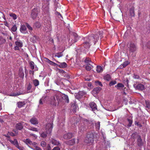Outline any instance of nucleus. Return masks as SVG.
<instances>
[{"instance_id": "nucleus-48", "label": "nucleus", "mask_w": 150, "mask_h": 150, "mask_svg": "<svg viewBox=\"0 0 150 150\" xmlns=\"http://www.w3.org/2000/svg\"><path fill=\"white\" fill-rule=\"evenodd\" d=\"M19 95V94L18 93H11L10 95V96H18Z\"/></svg>"}, {"instance_id": "nucleus-35", "label": "nucleus", "mask_w": 150, "mask_h": 150, "mask_svg": "<svg viewBox=\"0 0 150 150\" xmlns=\"http://www.w3.org/2000/svg\"><path fill=\"white\" fill-rule=\"evenodd\" d=\"M17 29V28L16 25H14L11 28V30L13 32H15Z\"/></svg>"}, {"instance_id": "nucleus-20", "label": "nucleus", "mask_w": 150, "mask_h": 150, "mask_svg": "<svg viewBox=\"0 0 150 150\" xmlns=\"http://www.w3.org/2000/svg\"><path fill=\"white\" fill-rule=\"evenodd\" d=\"M23 124L21 123H19L16 125V128L18 130H21L23 128Z\"/></svg>"}, {"instance_id": "nucleus-31", "label": "nucleus", "mask_w": 150, "mask_h": 150, "mask_svg": "<svg viewBox=\"0 0 150 150\" xmlns=\"http://www.w3.org/2000/svg\"><path fill=\"white\" fill-rule=\"evenodd\" d=\"M51 104L54 106L56 105L57 102L54 98H53V99L52 100V101L51 102Z\"/></svg>"}, {"instance_id": "nucleus-1", "label": "nucleus", "mask_w": 150, "mask_h": 150, "mask_svg": "<svg viewBox=\"0 0 150 150\" xmlns=\"http://www.w3.org/2000/svg\"><path fill=\"white\" fill-rule=\"evenodd\" d=\"M99 39V37L98 34H96L95 35H92L89 36L88 38L86 37L85 38L86 41L83 43V46L84 47L87 48L90 47V43L91 42V41H93L94 43H95Z\"/></svg>"}, {"instance_id": "nucleus-11", "label": "nucleus", "mask_w": 150, "mask_h": 150, "mask_svg": "<svg viewBox=\"0 0 150 150\" xmlns=\"http://www.w3.org/2000/svg\"><path fill=\"white\" fill-rule=\"evenodd\" d=\"M89 105L93 111H94L97 110L96 105L94 102L90 103Z\"/></svg>"}, {"instance_id": "nucleus-54", "label": "nucleus", "mask_w": 150, "mask_h": 150, "mask_svg": "<svg viewBox=\"0 0 150 150\" xmlns=\"http://www.w3.org/2000/svg\"><path fill=\"white\" fill-rule=\"evenodd\" d=\"M52 150H60V149L58 147H56Z\"/></svg>"}, {"instance_id": "nucleus-61", "label": "nucleus", "mask_w": 150, "mask_h": 150, "mask_svg": "<svg viewBox=\"0 0 150 150\" xmlns=\"http://www.w3.org/2000/svg\"><path fill=\"white\" fill-rule=\"evenodd\" d=\"M50 42H51L52 43H53V40L52 39H50L49 40Z\"/></svg>"}, {"instance_id": "nucleus-58", "label": "nucleus", "mask_w": 150, "mask_h": 150, "mask_svg": "<svg viewBox=\"0 0 150 150\" xmlns=\"http://www.w3.org/2000/svg\"><path fill=\"white\" fill-rule=\"evenodd\" d=\"M88 86L90 87H91L92 86V85L91 83H89L88 84Z\"/></svg>"}, {"instance_id": "nucleus-46", "label": "nucleus", "mask_w": 150, "mask_h": 150, "mask_svg": "<svg viewBox=\"0 0 150 150\" xmlns=\"http://www.w3.org/2000/svg\"><path fill=\"white\" fill-rule=\"evenodd\" d=\"M95 83H96V84L97 85H98L99 86H102V84L101 82L98 81H96L95 82Z\"/></svg>"}, {"instance_id": "nucleus-24", "label": "nucleus", "mask_w": 150, "mask_h": 150, "mask_svg": "<svg viewBox=\"0 0 150 150\" xmlns=\"http://www.w3.org/2000/svg\"><path fill=\"white\" fill-rule=\"evenodd\" d=\"M45 98V97H42L39 100V104L41 105L43 104L46 100Z\"/></svg>"}, {"instance_id": "nucleus-5", "label": "nucleus", "mask_w": 150, "mask_h": 150, "mask_svg": "<svg viewBox=\"0 0 150 150\" xmlns=\"http://www.w3.org/2000/svg\"><path fill=\"white\" fill-rule=\"evenodd\" d=\"M133 86L136 90H143L144 89V86L141 84L134 83L133 85Z\"/></svg>"}, {"instance_id": "nucleus-52", "label": "nucleus", "mask_w": 150, "mask_h": 150, "mask_svg": "<svg viewBox=\"0 0 150 150\" xmlns=\"http://www.w3.org/2000/svg\"><path fill=\"white\" fill-rule=\"evenodd\" d=\"M133 78L135 79H138L139 78V76L138 75L136 74H134Z\"/></svg>"}, {"instance_id": "nucleus-21", "label": "nucleus", "mask_w": 150, "mask_h": 150, "mask_svg": "<svg viewBox=\"0 0 150 150\" xmlns=\"http://www.w3.org/2000/svg\"><path fill=\"white\" fill-rule=\"evenodd\" d=\"M10 142L11 143L15 146H16L18 144L17 139H14L13 140H10Z\"/></svg>"}, {"instance_id": "nucleus-37", "label": "nucleus", "mask_w": 150, "mask_h": 150, "mask_svg": "<svg viewBox=\"0 0 150 150\" xmlns=\"http://www.w3.org/2000/svg\"><path fill=\"white\" fill-rule=\"evenodd\" d=\"M9 134L12 136H14L18 134V132L16 131L15 132V134H14L12 132H9Z\"/></svg>"}, {"instance_id": "nucleus-60", "label": "nucleus", "mask_w": 150, "mask_h": 150, "mask_svg": "<svg viewBox=\"0 0 150 150\" xmlns=\"http://www.w3.org/2000/svg\"><path fill=\"white\" fill-rule=\"evenodd\" d=\"M51 150V147L50 145H49V146L47 148V150Z\"/></svg>"}, {"instance_id": "nucleus-36", "label": "nucleus", "mask_w": 150, "mask_h": 150, "mask_svg": "<svg viewBox=\"0 0 150 150\" xmlns=\"http://www.w3.org/2000/svg\"><path fill=\"white\" fill-rule=\"evenodd\" d=\"M10 16L12 17L14 20H15L17 18L16 15L14 13H11L10 14Z\"/></svg>"}, {"instance_id": "nucleus-43", "label": "nucleus", "mask_w": 150, "mask_h": 150, "mask_svg": "<svg viewBox=\"0 0 150 150\" xmlns=\"http://www.w3.org/2000/svg\"><path fill=\"white\" fill-rule=\"evenodd\" d=\"M128 121L129 123V124L128 125L129 127H130L132 123V121L130 119H128Z\"/></svg>"}, {"instance_id": "nucleus-64", "label": "nucleus", "mask_w": 150, "mask_h": 150, "mask_svg": "<svg viewBox=\"0 0 150 150\" xmlns=\"http://www.w3.org/2000/svg\"><path fill=\"white\" fill-rule=\"evenodd\" d=\"M9 39H10L11 40H12V38L11 36H10V38H9Z\"/></svg>"}, {"instance_id": "nucleus-14", "label": "nucleus", "mask_w": 150, "mask_h": 150, "mask_svg": "<svg viewBox=\"0 0 150 150\" xmlns=\"http://www.w3.org/2000/svg\"><path fill=\"white\" fill-rule=\"evenodd\" d=\"M30 123L34 125H36L38 123V121L35 118H33L30 120Z\"/></svg>"}, {"instance_id": "nucleus-45", "label": "nucleus", "mask_w": 150, "mask_h": 150, "mask_svg": "<svg viewBox=\"0 0 150 150\" xmlns=\"http://www.w3.org/2000/svg\"><path fill=\"white\" fill-rule=\"evenodd\" d=\"M16 147L20 150H24V148L22 146H19L18 144Z\"/></svg>"}, {"instance_id": "nucleus-25", "label": "nucleus", "mask_w": 150, "mask_h": 150, "mask_svg": "<svg viewBox=\"0 0 150 150\" xmlns=\"http://www.w3.org/2000/svg\"><path fill=\"white\" fill-rule=\"evenodd\" d=\"M16 45L21 47L23 46V43L22 42L19 41H17L15 42Z\"/></svg>"}, {"instance_id": "nucleus-62", "label": "nucleus", "mask_w": 150, "mask_h": 150, "mask_svg": "<svg viewBox=\"0 0 150 150\" xmlns=\"http://www.w3.org/2000/svg\"><path fill=\"white\" fill-rule=\"evenodd\" d=\"M2 108L1 107V104L0 103V110H1Z\"/></svg>"}, {"instance_id": "nucleus-2", "label": "nucleus", "mask_w": 150, "mask_h": 150, "mask_svg": "<svg viewBox=\"0 0 150 150\" xmlns=\"http://www.w3.org/2000/svg\"><path fill=\"white\" fill-rule=\"evenodd\" d=\"M45 128L47 132H43L40 134V136L43 138H45L47 137V134H50L51 133L52 129V124L51 123L47 124L45 127Z\"/></svg>"}, {"instance_id": "nucleus-28", "label": "nucleus", "mask_w": 150, "mask_h": 150, "mask_svg": "<svg viewBox=\"0 0 150 150\" xmlns=\"http://www.w3.org/2000/svg\"><path fill=\"white\" fill-rule=\"evenodd\" d=\"M104 79L105 80L107 81H109L111 79V77L110 75L107 74L105 75L104 77Z\"/></svg>"}, {"instance_id": "nucleus-15", "label": "nucleus", "mask_w": 150, "mask_h": 150, "mask_svg": "<svg viewBox=\"0 0 150 150\" xmlns=\"http://www.w3.org/2000/svg\"><path fill=\"white\" fill-rule=\"evenodd\" d=\"M72 136V134L71 133H69L65 134L63 136L64 138L66 139H70Z\"/></svg>"}, {"instance_id": "nucleus-57", "label": "nucleus", "mask_w": 150, "mask_h": 150, "mask_svg": "<svg viewBox=\"0 0 150 150\" xmlns=\"http://www.w3.org/2000/svg\"><path fill=\"white\" fill-rule=\"evenodd\" d=\"M33 137L34 139H36L37 137V135L35 134H33Z\"/></svg>"}, {"instance_id": "nucleus-9", "label": "nucleus", "mask_w": 150, "mask_h": 150, "mask_svg": "<svg viewBox=\"0 0 150 150\" xmlns=\"http://www.w3.org/2000/svg\"><path fill=\"white\" fill-rule=\"evenodd\" d=\"M37 10L34 9L32 10L31 12V16L33 19H35L37 16Z\"/></svg>"}, {"instance_id": "nucleus-17", "label": "nucleus", "mask_w": 150, "mask_h": 150, "mask_svg": "<svg viewBox=\"0 0 150 150\" xmlns=\"http://www.w3.org/2000/svg\"><path fill=\"white\" fill-rule=\"evenodd\" d=\"M129 64V62L127 61H126L124 62L122 64L120 65L119 67L120 69L123 68L125 67Z\"/></svg>"}, {"instance_id": "nucleus-3", "label": "nucleus", "mask_w": 150, "mask_h": 150, "mask_svg": "<svg viewBox=\"0 0 150 150\" xmlns=\"http://www.w3.org/2000/svg\"><path fill=\"white\" fill-rule=\"evenodd\" d=\"M93 138L94 136L92 134H88L86 136L84 142L88 145H92L94 142Z\"/></svg>"}, {"instance_id": "nucleus-32", "label": "nucleus", "mask_w": 150, "mask_h": 150, "mask_svg": "<svg viewBox=\"0 0 150 150\" xmlns=\"http://www.w3.org/2000/svg\"><path fill=\"white\" fill-rule=\"evenodd\" d=\"M33 83L35 86H36L39 85V82L38 81L37 79H35L33 81Z\"/></svg>"}, {"instance_id": "nucleus-30", "label": "nucleus", "mask_w": 150, "mask_h": 150, "mask_svg": "<svg viewBox=\"0 0 150 150\" xmlns=\"http://www.w3.org/2000/svg\"><path fill=\"white\" fill-rule=\"evenodd\" d=\"M59 66L60 68H64L67 67V64L65 62H62L61 63Z\"/></svg>"}, {"instance_id": "nucleus-39", "label": "nucleus", "mask_w": 150, "mask_h": 150, "mask_svg": "<svg viewBox=\"0 0 150 150\" xmlns=\"http://www.w3.org/2000/svg\"><path fill=\"white\" fill-rule=\"evenodd\" d=\"M38 37L35 36H34V37L32 38L31 39V40H33V42H35L36 40H38Z\"/></svg>"}, {"instance_id": "nucleus-12", "label": "nucleus", "mask_w": 150, "mask_h": 150, "mask_svg": "<svg viewBox=\"0 0 150 150\" xmlns=\"http://www.w3.org/2000/svg\"><path fill=\"white\" fill-rule=\"evenodd\" d=\"M24 125H25L26 126V127L30 130L35 132H38V130L36 128L33 127H31L30 126L28 125V124L26 123H25V124Z\"/></svg>"}, {"instance_id": "nucleus-19", "label": "nucleus", "mask_w": 150, "mask_h": 150, "mask_svg": "<svg viewBox=\"0 0 150 150\" xmlns=\"http://www.w3.org/2000/svg\"><path fill=\"white\" fill-rule=\"evenodd\" d=\"M61 97L65 101L68 103L69 102V99L68 96L64 94H62L61 95Z\"/></svg>"}, {"instance_id": "nucleus-8", "label": "nucleus", "mask_w": 150, "mask_h": 150, "mask_svg": "<svg viewBox=\"0 0 150 150\" xmlns=\"http://www.w3.org/2000/svg\"><path fill=\"white\" fill-rule=\"evenodd\" d=\"M29 64L32 69H34L35 70H37L38 68L36 67V66L35 65L33 62L31 61H29Z\"/></svg>"}, {"instance_id": "nucleus-4", "label": "nucleus", "mask_w": 150, "mask_h": 150, "mask_svg": "<svg viewBox=\"0 0 150 150\" xmlns=\"http://www.w3.org/2000/svg\"><path fill=\"white\" fill-rule=\"evenodd\" d=\"M85 62L87 64H89V65H87L86 67V69L88 71H90L91 70L93 67V66L92 65L93 64V63L91 62V61L89 59L87 58L85 60Z\"/></svg>"}, {"instance_id": "nucleus-29", "label": "nucleus", "mask_w": 150, "mask_h": 150, "mask_svg": "<svg viewBox=\"0 0 150 150\" xmlns=\"http://www.w3.org/2000/svg\"><path fill=\"white\" fill-rule=\"evenodd\" d=\"M24 142L27 144L31 145L32 144V142L29 139H26L24 141Z\"/></svg>"}, {"instance_id": "nucleus-55", "label": "nucleus", "mask_w": 150, "mask_h": 150, "mask_svg": "<svg viewBox=\"0 0 150 150\" xmlns=\"http://www.w3.org/2000/svg\"><path fill=\"white\" fill-rule=\"evenodd\" d=\"M19 47L16 45L14 47V49L16 50H19Z\"/></svg>"}, {"instance_id": "nucleus-47", "label": "nucleus", "mask_w": 150, "mask_h": 150, "mask_svg": "<svg viewBox=\"0 0 150 150\" xmlns=\"http://www.w3.org/2000/svg\"><path fill=\"white\" fill-rule=\"evenodd\" d=\"M26 26L29 30H32L33 29L29 25H28V24H27Z\"/></svg>"}, {"instance_id": "nucleus-56", "label": "nucleus", "mask_w": 150, "mask_h": 150, "mask_svg": "<svg viewBox=\"0 0 150 150\" xmlns=\"http://www.w3.org/2000/svg\"><path fill=\"white\" fill-rule=\"evenodd\" d=\"M32 144H33V146L35 147V148L37 146V144L36 143L34 142L33 143H32Z\"/></svg>"}, {"instance_id": "nucleus-41", "label": "nucleus", "mask_w": 150, "mask_h": 150, "mask_svg": "<svg viewBox=\"0 0 150 150\" xmlns=\"http://www.w3.org/2000/svg\"><path fill=\"white\" fill-rule=\"evenodd\" d=\"M40 144L43 147H45L46 145V142L44 141H42Z\"/></svg>"}, {"instance_id": "nucleus-34", "label": "nucleus", "mask_w": 150, "mask_h": 150, "mask_svg": "<svg viewBox=\"0 0 150 150\" xmlns=\"http://www.w3.org/2000/svg\"><path fill=\"white\" fill-rule=\"evenodd\" d=\"M63 55L62 52L57 53L55 54V57L59 58L62 57Z\"/></svg>"}, {"instance_id": "nucleus-51", "label": "nucleus", "mask_w": 150, "mask_h": 150, "mask_svg": "<svg viewBox=\"0 0 150 150\" xmlns=\"http://www.w3.org/2000/svg\"><path fill=\"white\" fill-rule=\"evenodd\" d=\"M79 94L81 95V96H84L85 94V93L83 91H80L79 93Z\"/></svg>"}, {"instance_id": "nucleus-22", "label": "nucleus", "mask_w": 150, "mask_h": 150, "mask_svg": "<svg viewBox=\"0 0 150 150\" xmlns=\"http://www.w3.org/2000/svg\"><path fill=\"white\" fill-rule=\"evenodd\" d=\"M103 69L101 66H97V67L96 71L98 72H101L103 71Z\"/></svg>"}, {"instance_id": "nucleus-6", "label": "nucleus", "mask_w": 150, "mask_h": 150, "mask_svg": "<svg viewBox=\"0 0 150 150\" xmlns=\"http://www.w3.org/2000/svg\"><path fill=\"white\" fill-rule=\"evenodd\" d=\"M21 32L24 34L28 33L26 26L25 25H21L20 29Z\"/></svg>"}, {"instance_id": "nucleus-23", "label": "nucleus", "mask_w": 150, "mask_h": 150, "mask_svg": "<svg viewBox=\"0 0 150 150\" xmlns=\"http://www.w3.org/2000/svg\"><path fill=\"white\" fill-rule=\"evenodd\" d=\"M25 104L24 102H20L18 103V108H21Z\"/></svg>"}, {"instance_id": "nucleus-40", "label": "nucleus", "mask_w": 150, "mask_h": 150, "mask_svg": "<svg viewBox=\"0 0 150 150\" xmlns=\"http://www.w3.org/2000/svg\"><path fill=\"white\" fill-rule=\"evenodd\" d=\"M19 75L21 77L23 78L24 76V74L23 71H21L19 73Z\"/></svg>"}, {"instance_id": "nucleus-53", "label": "nucleus", "mask_w": 150, "mask_h": 150, "mask_svg": "<svg viewBox=\"0 0 150 150\" xmlns=\"http://www.w3.org/2000/svg\"><path fill=\"white\" fill-rule=\"evenodd\" d=\"M31 149H33L34 150H42L41 149H40V148L36 146L35 149H33V148H31Z\"/></svg>"}, {"instance_id": "nucleus-27", "label": "nucleus", "mask_w": 150, "mask_h": 150, "mask_svg": "<svg viewBox=\"0 0 150 150\" xmlns=\"http://www.w3.org/2000/svg\"><path fill=\"white\" fill-rule=\"evenodd\" d=\"M118 89L120 88H122L124 87V86L122 84L119 83H118L117 85L115 86Z\"/></svg>"}, {"instance_id": "nucleus-13", "label": "nucleus", "mask_w": 150, "mask_h": 150, "mask_svg": "<svg viewBox=\"0 0 150 150\" xmlns=\"http://www.w3.org/2000/svg\"><path fill=\"white\" fill-rule=\"evenodd\" d=\"M100 89V87H97L93 89L92 92V93L93 96H95L96 95V94L98 93Z\"/></svg>"}, {"instance_id": "nucleus-7", "label": "nucleus", "mask_w": 150, "mask_h": 150, "mask_svg": "<svg viewBox=\"0 0 150 150\" xmlns=\"http://www.w3.org/2000/svg\"><path fill=\"white\" fill-rule=\"evenodd\" d=\"M78 39V36L77 34L74 33V35L72 36L71 40V43H74L76 42Z\"/></svg>"}, {"instance_id": "nucleus-26", "label": "nucleus", "mask_w": 150, "mask_h": 150, "mask_svg": "<svg viewBox=\"0 0 150 150\" xmlns=\"http://www.w3.org/2000/svg\"><path fill=\"white\" fill-rule=\"evenodd\" d=\"M47 24H48V26L49 27V28H47L48 29V30H47L46 31L47 32H48L49 31H50L51 30V22L50 20H49L47 22Z\"/></svg>"}, {"instance_id": "nucleus-44", "label": "nucleus", "mask_w": 150, "mask_h": 150, "mask_svg": "<svg viewBox=\"0 0 150 150\" xmlns=\"http://www.w3.org/2000/svg\"><path fill=\"white\" fill-rule=\"evenodd\" d=\"M100 122H97V124L96 125V128L99 129L100 128Z\"/></svg>"}, {"instance_id": "nucleus-49", "label": "nucleus", "mask_w": 150, "mask_h": 150, "mask_svg": "<svg viewBox=\"0 0 150 150\" xmlns=\"http://www.w3.org/2000/svg\"><path fill=\"white\" fill-rule=\"evenodd\" d=\"M32 87V86L30 84H29L27 88V90L28 91H30Z\"/></svg>"}, {"instance_id": "nucleus-59", "label": "nucleus", "mask_w": 150, "mask_h": 150, "mask_svg": "<svg viewBox=\"0 0 150 150\" xmlns=\"http://www.w3.org/2000/svg\"><path fill=\"white\" fill-rule=\"evenodd\" d=\"M46 8V9L47 10L48 9V7L47 6H45L44 5L43 6H42V8Z\"/></svg>"}, {"instance_id": "nucleus-18", "label": "nucleus", "mask_w": 150, "mask_h": 150, "mask_svg": "<svg viewBox=\"0 0 150 150\" xmlns=\"http://www.w3.org/2000/svg\"><path fill=\"white\" fill-rule=\"evenodd\" d=\"M45 61L47 62L48 63L52 65L55 66L57 65L56 63L52 61H51L47 58H45Z\"/></svg>"}, {"instance_id": "nucleus-50", "label": "nucleus", "mask_w": 150, "mask_h": 150, "mask_svg": "<svg viewBox=\"0 0 150 150\" xmlns=\"http://www.w3.org/2000/svg\"><path fill=\"white\" fill-rule=\"evenodd\" d=\"M35 25L37 28H39L40 26V23L37 22L35 24Z\"/></svg>"}, {"instance_id": "nucleus-16", "label": "nucleus", "mask_w": 150, "mask_h": 150, "mask_svg": "<svg viewBox=\"0 0 150 150\" xmlns=\"http://www.w3.org/2000/svg\"><path fill=\"white\" fill-rule=\"evenodd\" d=\"M50 143L54 145H58L60 144L59 141L54 139H51L50 141Z\"/></svg>"}, {"instance_id": "nucleus-42", "label": "nucleus", "mask_w": 150, "mask_h": 150, "mask_svg": "<svg viewBox=\"0 0 150 150\" xmlns=\"http://www.w3.org/2000/svg\"><path fill=\"white\" fill-rule=\"evenodd\" d=\"M146 107L148 108H150V103L149 101H146Z\"/></svg>"}, {"instance_id": "nucleus-63", "label": "nucleus", "mask_w": 150, "mask_h": 150, "mask_svg": "<svg viewBox=\"0 0 150 150\" xmlns=\"http://www.w3.org/2000/svg\"><path fill=\"white\" fill-rule=\"evenodd\" d=\"M9 45H10V46H12V43H10V44H9Z\"/></svg>"}, {"instance_id": "nucleus-38", "label": "nucleus", "mask_w": 150, "mask_h": 150, "mask_svg": "<svg viewBox=\"0 0 150 150\" xmlns=\"http://www.w3.org/2000/svg\"><path fill=\"white\" fill-rule=\"evenodd\" d=\"M116 83V82L115 81H113L110 82L109 83V85L110 86H112Z\"/></svg>"}, {"instance_id": "nucleus-10", "label": "nucleus", "mask_w": 150, "mask_h": 150, "mask_svg": "<svg viewBox=\"0 0 150 150\" xmlns=\"http://www.w3.org/2000/svg\"><path fill=\"white\" fill-rule=\"evenodd\" d=\"M129 50L130 52H133L136 50V47L134 44L131 43L129 45Z\"/></svg>"}, {"instance_id": "nucleus-33", "label": "nucleus", "mask_w": 150, "mask_h": 150, "mask_svg": "<svg viewBox=\"0 0 150 150\" xmlns=\"http://www.w3.org/2000/svg\"><path fill=\"white\" fill-rule=\"evenodd\" d=\"M68 144L70 145H72L75 143V140L74 139H72L69 140L68 142Z\"/></svg>"}]
</instances>
